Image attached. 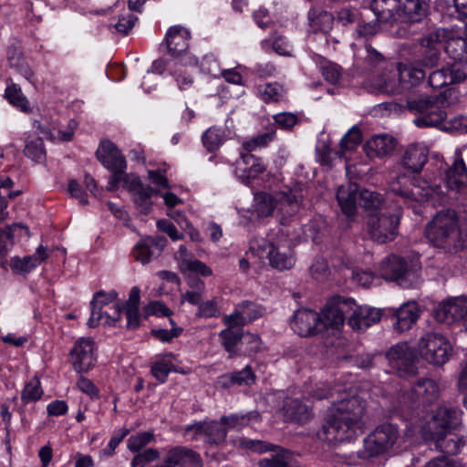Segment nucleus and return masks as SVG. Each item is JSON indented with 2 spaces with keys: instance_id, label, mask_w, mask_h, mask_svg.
<instances>
[{
  "instance_id": "09e8293b",
  "label": "nucleus",
  "mask_w": 467,
  "mask_h": 467,
  "mask_svg": "<svg viewBox=\"0 0 467 467\" xmlns=\"http://www.w3.org/2000/svg\"><path fill=\"white\" fill-rule=\"evenodd\" d=\"M168 357H173V355L171 353L165 355L154 361L150 367L151 375L161 383H164L170 372L175 370V366Z\"/></svg>"
},
{
  "instance_id": "cd10ccee",
  "label": "nucleus",
  "mask_w": 467,
  "mask_h": 467,
  "mask_svg": "<svg viewBox=\"0 0 467 467\" xmlns=\"http://www.w3.org/2000/svg\"><path fill=\"white\" fill-rule=\"evenodd\" d=\"M117 298L118 293L115 290H111L109 293L100 290L95 293L90 302L91 315L88 321V327H98L102 319V309L111 306L110 304L118 303Z\"/></svg>"
},
{
  "instance_id": "3c124183",
  "label": "nucleus",
  "mask_w": 467,
  "mask_h": 467,
  "mask_svg": "<svg viewBox=\"0 0 467 467\" xmlns=\"http://www.w3.org/2000/svg\"><path fill=\"white\" fill-rule=\"evenodd\" d=\"M243 334L242 329L225 328L219 333V338L225 350L232 355L236 346L241 345Z\"/></svg>"
},
{
  "instance_id": "412c9836",
  "label": "nucleus",
  "mask_w": 467,
  "mask_h": 467,
  "mask_svg": "<svg viewBox=\"0 0 467 467\" xmlns=\"http://www.w3.org/2000/svg\"><path fill=\"white\" fill-rule=\"evenodd\" d=\"M187 465L202 467V461L200 455L193 450L176 446L168 450L163 462L154 467H184Z\"/></svg>"
},
{
  "instance_id": "49530a36",
  "label": "nucleus",
  "mask_w": 467,
  "mask_h": 467,
  "mask_svg": "<svg viewBox=\"0 0 467 467\" xmlns=\"http://www.w3.org/2000/svg\"><path fill=\"white\" fill-rule=\"evenodd\" d=\"M206 431L204 441L209 444L220 445L225 441L227 428L222 423L221 419L206 421Z\"/></svg>"
},
{
  "instance_id": "ddd939ff",
  "label": "nucleus",
  "mask_w": 467,
  "mask_h": 467,
  "mask_svg": "<svg viewBox=\"0 0 467 467\" xmlns=\"http://www.w3.org/2000/svg\"><path fill=\"white\" fill-rule=\"evenodd\" d=\"M386 356L400 377H410L418 373L416 352L407 343H399L393 346Z\"/></svg>"
},
{
  "instance_id": "c756f323",
  "label": "nucleus",
  "mask_w": 467,
  "mask_h": 467,
  "mask_svg": "<svg viewBox=\"0 0 467 467\" xmlns=\"http://www.w3.org/2000/svg\"><path fill=\"white\" fill-rule=\"evenodd\" d=\"M445 181L449 189L458 192L466 187L467 169L460 154L455 157L453 163L446 171Z\"/></svg>"
},
{
  "instance_id": "8fccbe9b",
  "label": "nucleus",
  "mask_w": 467,
  "mask_h": 467,
  "mask_svg": "<svg viewBox=\"0 0 467 467\" xmlns=\"http://www.w3.org/2000/svg\"><path fill=\"white\" fill-rule=\"evenodd\" d=\"M261 99L266 102H279L285 97V89L279 83H267L258 87Z\"/></svg>"
},
{
  "instance_id": "bb28decb",
  "label": "nucleus",
  "mask_w": 467,
  "mask_h": 467,
  "mask_svg": "<svg viewBox=\"0 0 467 467\" xmlns=\"http://www.w3.org/2000/svg\"><path fill=\"white\" fill-rule=\"evenodd\" d=\"M190 32L182 26H171L166 34V45L173 57L184 55L189 47Z\"/></svg>"
},
{
  "instance_id": "c9c22d12",
  "label": "nucleus",
  "mask_w": 467,
  "mask_h": 467,
  "mask_svg": "<svg viewBox=\"0 0 467 467\" xmlns=\"http://www.w3.org/2000/svg\"><path fill=\"white\" fill-rule=\"evenodd\" d=\"M6 58L10 67L14 68L18 74L26 80L32 81L33 71L23 57L21 47L17 44H12L7 47Z\"/></svg>"
},
{
  "instance_id": "37998d69",
  "label": "nucleus",
  "mask_w": 467,
  "mask_h": 467,
  "mask_svg": "<svg viewBox=\"0 0 467 467\" xmlns=\"http://www.w3.org/2000/svg\"><path fill=\"white\" fill-rule=\"evenodd\" d=\"M260 415L257 411H250L244 414H231L229 416H222L221 421L229 430L240 431L244 427L249 425L251 421L259 420Z\"/></svg>"
},
{
  "instance_id": "13d9d810",
  "label": "nucleus",
  "mask_w": 467,
  "mask_h": 467,
  "mask_svg": "<svg viewBox=\"0 0 467 467\" xmlns=\"http://www.w3.org/2000/svg\"><path fill=\"white\" fill-rule=\"evenodd\" d=\"M429 84L433 88H441L444 86L452 84L451 76L449 73L448 67H441L430 73Z\"/></svg>"
},
{
  "instance_id": "393cba45",
  "label": "nucleus",
  "mask_w": 467,
  "mask_h": 467,
  "mask_svg": "<svg viewBox=\"0 0 467 467\" xmlns=\"http://www.w3.org/2000/svg\"><path fill=\"white\" fill-rule=\"evenodd\" d=\"M352 314L349 316L348 324L354 330H363L379 322L381 313L379 310L368 306H352Z\"/></svg>"
},
{
  "instance_id": "6e6d98bb",
  "label": "nucleus",
  "mask_w": 467,
  "mask_h": 467,
  "mask_svg": "<svg viewBox=\"0 0 467 467\" xmlns=\"http://www.w3.org/2000/svg\"><path fill=\"white\" fill-rule=\"evenodd\" d=\"M362 136L358 128L350 129L347 134L340 140V157H343L346 151L354 150L358 144L361 143Z\"/></svg>"
},
{
  "instance_id": "f03ea898",
  "label": "nucleus",
  "mask_w": 467,
  "mask_h": 467,
  "mask_svg": "<svg viewBox=\"0 0 467 467\" xmlns=\"http://www.w3.org/2000/svg\"><path fill=\"white\" fill-rule=\"evenodd\" d=\"M254 211L259 217H268L275 209L281 224H286L300 211L304 200L300 188H287L275 195L261 192L255 195Z\"/></svg>"
},
{
  "instance_id": "39448f33",
  "label": "nucleus",
  "mask_w": 467,
  "mask_h": 467,
  "mask_svg": "<svg viewBox=\"0 0 467 467\" xmlns=\"http://www.w3.org/2000/svg\"><path fill=\"white\" fill-rule=\"evenodd\" d=\"M367 57L365 63L367 69L371 72L369 88L372 92L395 93L398 89L397 69L389 64L385 57L370 45H367Z\"/></svg>"
},
{
  "instance_id": "864d4df0",
  "label": "nucleus",
  "mask_w": 467,
  "mask_h": 467,
  "mask_svg": "<svg viewBox=\"0 0 467 467\" xmlns=\"http://www.w3.org/2000/svg\"><path fill=\"white\" fill-rule=\"evenodd\" d=\"M247 324L261 317L265 314V308L252 301L244 300L237 305Z\"/></svg>"
},
{
  "instance_id": "f704fd0d",
  "label": "nucleus",
  "mask_w": 467,
  "mask_h": 467,
  "mask_svg": "<svg viewBox=\"0 0 467 467\" xmlns=\"http://www.w3.org/2000/svg\"><path fill=\"white\" fill-rule=\"evenodd\" d=\"M283 411L286 421L303 424L312 418L311 409L297 399L285 400Z\"/></svg>"
},
{
  "instance_id": "79ce46f5",
  "label": "nucleus",
  "mask_w": 467,
  "mask_h": 467,
  "mask_svg": "<svg viewBox=\"0 0 467 467\" xmlns=\"http://www.w3.org/2000/svg\"><path fill=\"white\" fill-rule=\"evenodd\" d=\"M443 48L453 60L467 58V40L460 36H451L447 31Z\"/></svg>"
},
{
  "instance_id": "7c9ffc66",
  "label": "nucleus",
  "mask_w": 467,
  "mask_h": 467,
  "mask_svg": "<svg viewBox=\"0 0 467 467\" xmlns=\"http://www.w3.org/2000/svg\"><path fill=\"white\" fill-rule=\"evenodd\" d=\"M358 186L356 183L341 185L337 192V200L343 212L348 216L354 215L357 211L358 200Z\"/></svg>"
},
{
  "instance_id": "aec40b11",
  "label": "nucleus",
  "mask_w": 467,
  "mask_h": 467,
  "mask_svg": "<svg viewBox=\"0 0 467 467\" xmlns=\"http://www.w3.org/2000/svg\"><path fill=\"white\" fill-rule=\"evenodd\" d=\"M265 171V165L263 160L249 152H241L240 158L235 161L234 172L246 184L252 179L257 178Z\"/></svg>"
},
{
  "instance_id": "a19ab883",
  "label": "nucleus",
  "mask_w": 467,
  "mask_h": 467,
  "mask_svg": "<svg viewBox=\"0 0 467 467\" xmlns=\"http://www.w3.org/2000/svg\"><path fill=\"white\" fill-rule=\"evenodd\" d=\"M430 440L434 441L436 448L448 455H456L465 444L463 438L451 435L450 432L441 435V437L437 435V437L430 438Z\"/></svg>"
},
{
  "instance_id": "4d7b16f0",
  "label": "nucleus",
  "mask_w": 467,
  "mask_h": 467,
  "mask_svg": "<svg viewBox=\"0 0 467 467\" xmlns=\"http://www.w3.org/2000/svg\"><path fill=\"white\" fill-rule=\"evenodd\" d=\"M43 394L40 381L37 378H33L24 388L22 391V400L24 402H32L38 400Z\"/></svg>"
},
{
  "instance_id": "7ed1b4c3",
  "label": "nucleus",
  "mask_w": 467,
  "mask_h": 467,
  "mask_svg": "<svg viewBox=\"0 0 467 467\" xmlns=\"http://www.w3.org/2000/svg\"><path fill=\"white\" fill-rule=\"evenodd\" d=\"M428 239L445 253L454 254L464 246L457 214L453 210L439 212L426 226Z\"/></svg>"
},
{
  "instance_id": "a211bd4d",
  "label": "nucleus",
  "mask_w": 467,
  "mask_h": 467,
  "mask_svg": "<svg viewBox=\"0 0 467 467\" xmlns=\"http://www.w3.org/2000/svg\"><path fill=\"white\" fill-rule=\"evenodd\" d=\"M291 327L300 337H311L325 330V324L316 311L301 308L295 312Z\"/></svg>"
},
{
  "instance_id": "423d86ee",
  "label": "nucleus",
  "mask_w": 467,
  "mask_h": 467,
  "mask_svg": "<svg viewBox=\"0 0 467 467\" xmlns=\"http://www.w3.org/2000/svg\"><path fill=\"white\" fill-rule=\"evenodd\" d=\"M445 98L441 95L426 96L408 101V108L417 115L413 123L419 128L435 127L441 129L447 112Z\"/></svg>"
},
{
  "instance_id": "c03bdc74",
  "label": "nucleus",
  "mask_w": 467,
  "mask_h": 467,
  "mask_svg": "<svg viewBox=\"0 0 467 467\" xmlns=\"http://www.w3.org/2000/svg\"><path fill=\"white\" fill-rule=\"evenodd\" d=\"M18 230H24L26 234L29 236L28 227L22 223H13L5 229H0V257H5L11 249L14 244L15 233Z\"/></svg>"
},
{
  "instance_id": "2eb2a0df",
  "label": "nucleus",
  "mask_w": 467,
  "mask_h": 467,
  "mask_svg": "<svg viewBox=\"0 0 467 467\" xmlns=\"http://www.w3.org/2000/svg\"><path fill=\"white\" fill-rule=\"evenodd\" d=\"M242 447L258 452L275 451V454L259 461L260 467H291L292 453L284 448L276 447L257 440L240 439Z\"/></svg>"
},
{
  "instance_id": "c85d7f7f",
  "label": "nucleus",
  "mask_w": 467,
  "mask_h": 467,
  "mask_svg": "<svg viewBox=\"0 0 467 467\" xmlns=\"http://www.w3.org/2000/svg\"><path fill=\"white\" fill-rule=\"evenodd\" d=\"M370 7L379 23H393L400 17V0H372Z\"/></svg>"
},
{
  "instance_id": "4be33fe9",
  "label": "nucleus",
  "mask_w": 467,
  "mask_h": 467,
  "mask_svg": "<svg viewBox=\"0 0 467 467\" xmlns=\"http://www.w3.org/2000/svg\"><path fill=\"white\" fill-rule=\"evenodd\" d=\"M420 315V309L415 301L402 304L393 313V329L400 334L408 331L417 322Z\"/></svg>"
},
{
  "instance_id": "a878e982",
  "label": "nucleus",
  "mask_w": 467,
  "mask_h": 467,
  "mask_svg": "<svg viewBox=\"0 0 467 467\" xmlns=\"http://www.w3.org/2000/svg\"><path fill=\"white\" fill-rule=\"evenodd\" d=\"M263 251H266L269 264L272 267L278 270L291 269L295 265V257L290 249H285L273 243L265 244L259 247Z\"/></svg>"
},
{
  "instance_id": "774afa93",
  "label": "nucleus",
  "mask_w": 467,
  "mask_h": 467,
  "mask_svg": "<svg viewBox=\"0 0 467 467\" xmlns=\"http://www.w3.org/2000/svg\"><path fill=\"white\" fill-rule=\"evenodd\" d=\"M308 18L313 26L327 25L328 26L332 21V15L325 10L312 7L308 11Z\"/></svg>"
},
{
  "instance_id": "b1692460",
  "label": "nucleus",
  "mask_w": 467,
  "mask_h": 467,
  "mask_svg": "<svg viewBox=\"0 0 467 467\" xmlns=\"http://www.w3.org/2000/svg\"><path fill=\"white\" fill-rule=\"evenodd\" d=\"M429 158V149L420 143L409 145L401 158L403 168L411 172H420Z\"/></svg>"
},
{
  "instance_id": "de8ad7c7",
  "label": "nucleus",
  "mask_w": 467,
  "mask_h": 467,
  "mask_svg": "<svg viewBox=\"0 0 467 467\" xmlns=\"http://www.w3.org/2000/svg\"><path fill=\"white\" fill-rule=\"evenodd\" d=\"M225 139L226 134L224 130L217 127H211L203 133L202 141L208 151L213 152L223 145Z\"/></svg>"
},
{
  "instance_id": "bf43d9fd",
  "label": "nucleus",
  "mask_w": 467,
  "mask_h": 467,
  "mask_svg": "<svg viewBox=\"0 0 467 467\" xmlns=\"http://www.w3.org/2000/svg\"><path fill=\"white\" fill-rule=\"evenodd\" d=\"M262 341L258 335L249 332L244 333L241 341V348L245 355H253L261 349Z\"/></svg>"
},
{
  "instance_id": "e2e57ef3",
  "label": "nucleus",
  "mask_w": 467,
  "mask_h": 467,
  "mask_svg": "<svg viewBox=\"0 0 467 467\" xmlns=\"http://www.w3.org/2000/svg\"><path fill=\"white\" fill-rule=\"evenodd\" d=\"M448 69L452 78V84L463 81L467 78V58L454 60Z\"/></svg>"
},
{
  "instance_id": "5701e85b",
  "label": "nucleus",
  "mask_w": 467,
  "mask_h": 467,
  "mask_svg": "<svg viewBox=\"0 0 467 467\" xmlns=\"http://www.w3.org/2000/svg\"><path fill=\"white\" fill-rule=\"evenodd\" d=\"M167 240L163 236H147L134 247L133 256L143 265L150 261L154 255H159L165 247Z\"/></svg>"
},
{
  "instance_id": "5fc2aeb1",
  "label": "nucleus",
  "mask_w": 467,
  "mask_h": 467,
  "mask_svg": "<svg viewBox=\"0 0 467 467\" xmlns=\"http://www.w3.org/2000/svg\"><path fill=\"white\" fill-rule=\"evenodd\" d=\"M155 440L152 431H143L130 436L127 440V447L132 452H139L146 445Z\"/></svg>"
},
{
  "instance_id": "4c0bfd02",
  "label": "nucleus",
  "mask_w": 467,
  "mask_h": 467,
  "mask_svg": "<svg viewBox=\"0 0 467 467\" xmlns=\"http://www.w3.org/2000/svg\"><path fill=\"white\" fill-rule=\"evenodd\" d=\"M407 271V261L400 256L390 255L381 265V275L385 279L400 280L406 275Z\"/></svg>"
},
{
  "instance_id": "0eeeda50",
  "label": "nucleus",
  "mask_w": 467,
  "mask_h": 467,
  "mask_svg": "<svg viewBox=\"0 0 467 467\" xmlns=\"http://www.w3.org/2000/svg\"><path fill=\"white\" fill-rule=\"evenodd\" d=\"M96 155L101 164L112 171L108 183V190H116L118 185L123 181V176L127 174L125 172L127 163L124 156L110 140L101 141Z\"/></svg>"
},
{
  "instance_id": "69168bd1",
  "label": "nucleus",
  "mask_w": 467,
  "mask_h": 467,
  "mask_svg": "<svg viewBox=\"0 0 467 467\" xmlns=\"http://www.w3.org/2000/svg\"><path fill=\"white\" fill-rule=\"evenodd\" d=\"M223 323L226 326V328L231 329H242L241 327L247 325L238 306H235L232 314L223 317Z\"/></svg>"
},
{
  "instance_id": "a18cd8bd",
  "label": "nucleus",
  "mask_w": 467,
  "mask_h": 467,
  "mask_svg": "<svg viewBox=\"0 0 467 467\" xmlns=\"http://www.w3.org/2000/svg\"><path fill=\"white\" fill-rule=\"evenodd\" d=\"M24 154L36 162H43L47 154L43 139L38 136H29L26 141Z\"/></svg>"
},
{
  "instance_id": "20e7f679",
  "label": "nucleus",
  "mask_w": 467,
  "mask_h": 467,
  "mask_svg": "<svg viewBox=\"0 0 467 467\" xmlns=\"http://www.w3.org/2000/svg\"><path fill=\"white\" fill-rule=\"evenodd\" d=\"M389 188L393 193L403 198L407 203H420L431 200L441 202L445 196L441 185L421 178L411 180L405 174H400L393 179L389 182Z\"/></svg>"
},
{
  "instance_id": "58836bf2",
  "label": "nucleus",
  "mask_w": 467,
  "mask_h": 467,
  "mask_svg": "<svg viewBox=\"0 0 467 467\" xmlns=\"http://www.w3.org/2000/svg\"><path fill=\"white\" fill-rule=\"evenodd\" d=\"M358 203L369 215H375L374 213L385 207L386 202L382 194L363 189L358 192Z\"/></svg>"
},
{
  "instance_id": "e433bc0d",
  "label": "nucleus",
  "mask_w": 467,
  "mask_h": 467,
  "mask_svg": "<svg viewBox=\"0 0 467 467\" xmlns=\"http://www.w3.org/2000/svg\"><path fill=\"white\" fill-rule=\"evenodd\" d=\"M428 5L423 0H405L400 5V17L404 22L417 23L427 15Z\"/></svg>"
},
{
  "instance_id": "9b49d317",
  "label": "nucleus",
  "mask_w": 467,
  "mask_h": 467,
  "mask_svg": "<svg viewBox=\"0 0 467 467\" xmlns=\"http://www.w3.org/2000/svg\"><path fill=\"white\" fill-rule=\"evenodd\" d=\"M461 423V412L450 406H440L427 421L425 434L428 438L441 437L457 428Z\"/></svg>"
},
{
  "instance_id": "f8f14e48",
  "label": "nucleus",
  "mask_w": 467,
  "mask_h": 467,
  "mask_svg": "<svg viewBox=\"0 0 467 467\" xmlns=\"http://www.w3.org/2000/svg\"><path fill=\"white\" fill-rule=\"evenodd\" d=\"M440 396L439 386L433 379H420L409 391L402 395L400 402L404 406L415 408L436 401Z\"/></svg>"
},
{
  "instance_id": "4468645a",
  "label": "nucleus",
  "mask_w": 467,
  "mask_h": 467,
  "mask_svg": "<svg viewBox=\"0 0 467 467\" xmlns=\"http://www.w3.org/2000/svg\"><path fill=\"white\" fill-rule=\"evenodd\" d=\"M123 187L130 192L131 200L140 213L149 214L152 209V196L159 193L149 185H144L140 179L133 174L123 176Z\"/></svg>"
},
{
  "instance_id": "680f3d73",
  "label": "nucleus",
  "mask_w": 467,
  "mask_h": 467,
  "mask_svg": "<svg viewBox=\"0 0 467 467\" xmlns=\"http://www.w3.org/2000/svg\"><path fill=\"white\" fill-rule=\"evenodd\" d=\"M196 316L203 318L217 317L220 316L217 298L202 302L198 307Z\"/></svg>"
},
{
  "instance_id": "ea45409f",
  "label": "nucleus",
  "mask_w": 467,
  "mask_h": 467,
  "mask_svg": "<svg viewBox=\"0 0 467 467\" xmlns=\"http://www.w3.org/2000/svg\"><path fill=\"white\" fill-rule=\"evenodd\" d=\"M5 98L14 107L20 111L29 114L32 112L30 102L24 95L21 87L16 83L8 85L5 90Z\"/></svg>"
},
{
  "instance_id": "0e129e2a",
  "label": "nucleus",
  "mask_w": 467,
  "mask_h": 467,
  "mask_svg": "<svg viewBox=\"0 0 467 467\" xmlns=\"http://www.w3.org/2000/svg\"><path fill=\"white\" fill-rule=\"evenodd\" d=\"M160 457L157 449L150 448L143 452L137 453L131 460V467H144L147 463L153 462Z\"/></svg>"
},
{
  "instance_id": "f3484780",
  "label": "nucleus",
  "mask_w": 467,
  "mask_h": 467,
  "mask_svg": "<svg viewBox=\"0 0 467 467\" xmlns=\"http://www.w3.org/2000/svg\"><path fill=\"white\" fill-rule=\"evenodd\" d=\"M355 306L352 298H344L341 296L332 297L322 310L321 319L325 324V329L327 327L339 328L344 324L345 316Z\"/></svg>"
},
{
  "instance_id": "052dcab7",
  "label": "nucleus",
  "mask_w": 467,
  "mask_h": 467,
  "mask_svg": "<svg viewBox=\"0 0 467 467\" xmlns=\"http://www.w3.org/2000/svg\"><path fill=\"white\" fill-rule=\"evenodd\" d=\"M274 139V134L270 132H265L260 135H257L254 138H252L249 140H246L243 143V149L251 153L257 148L265 147L270 141Z\"/></svg>"
},
{
  "instance_id": "603ef678",
  "label": "nucleus",
  "mask_w": 467,
  "mask_h": 467,
  "mask_svg": "<svg viewBox=\"0 0 467 467\" xmlns=\"http://www.w3.org/2000/svg\"><path fill=\"white\" fill-rule=\"evenodd\" d=\"M446 38L447 31L443 28L429 32L420 39L421 49H441Z\"/></svg>"
},
{
  "instance_id": "f257e3e1",
  "label": "nucleus",
  "mask_w": 467,
  "mask_h": 467,
  "mask_svg": "<svg viewBox=\"0 0 467 467\" xmlns=\"http://www.w3.org/2000/svg\"><path fill=\"white\" fill-rule=\"evenodd\" d=\"M365 413L366 401L358 396L333 402L317 432V438L330 444L353 439L365 427Z\"/></svg>"
},
{
  "instance_id": "338daca9",
  "label": "nucleus",
  "mask_w": 467,
  "mask_h": 467,
  "mask_svg": "<svg viewBox=\"0 0 467 467\" xmlns=\"http://www.w3.org/2000/svg\"><path fill=\"white\" fill-rule=\"evenodd\" d=\"M321 72L327 81L337 84L341 78L342 68L332 62H326L321 66Z\"/></svg>"
},
{
  "instance_id": "72a5a7b5",
  "label": "nucleus",
  "mask_w": 467,
  "mask_h": 467,
  "mask_svg": "<svg viewBox=\"0 0 467 467\" xmlns=\"http://www.w3.org/2000/svg\"><path fill=\"white\" fill-rule=\"evenodd\" d=\"M396 140L389 135H377L367 141L365 150L369 158L385 157L393 152Z\"/></svg>"
},
{
  "instance_id": "2f4dec72",
  "label": "nucleus",
  "mask_w": 467,
  "mask_h": 467,
  "mask_svg": "<svg viewBox=\"0 0 467 467\" xmlns=\"http://www.w3.org/2000/svg\"><path fill=\"white\" fill-rule=\"evenodd\" d=\"M255 374L251 366H246L242 370L229 372L220 376L217 385L222 389H229L234 385L251 386L255 382Z\"/></svg>"
},
{
  "instance_id": "6e6552de",
  "label": "nucleus",
  "mask_w": 467,
  "mask_h": 467,
  "mask_svg": "<svg viewBox=\"0 0 467 467\" xmlns=\"http://www.w3.org/2000/svg\"><path fill=\"white\" fill-rule=\"evenodd\" d=\"M400 212L399 208L369 215L367 220V232L372 240L385 244L393 241L398 235Z\"/></svg>"
},
{
  "instance_id": "9d476101",
  "label": "nucleus",
  "mask_w": 467,
  "mask_h": 467,
  "mask_svg": "<svg viewBox=\"0 0 467 467\" xmlns=\"http://www.w3.org/2000/svg\"><path fill=\"white\" fill-rule=\"evenodd\" d=\"M418 348L422 358L434 366L445 364L451 352L450 342L438 333L425 334L420 338Z\"/></svg>"
},
{
  "instance_id": "6ab92c4d",
  "label": "nucleus",
  "mask_w": 467,
  "mask_h": 467,
  "mask_svg": "<svg viewBox=\"0 0 467 467\" xmlns=\"http://www.w3.org/2000/svg\"><path fill=\"white\" fill-rule=\"evenodd\" d=\"M467 317V297H455L439 305L434 317L440 323L451 324Z\"/></svg>"
},
{
  "instance_id": "1a4fd4ad",
  "label": "nucleus",
  "mask_w": 467,
  "mask_h": 467,
  "mask_svg": "<svg viewBox=\"0 0 467 467\" xmlns=\"http://www.w3.org/2000/svg\"><path fill=\"white\" fill-rule=\"evenodd\" d=\"M400 437L397 427L390 423L378 426L364 439L363 458L379 456L387 452L397 442Z\"/></svg>"
},
{
  "instance_id": "dca6fc26",
  "label": "nucleus",
  "mask_w": 467,
  "mask_h": 467,
  "mask_svg": "<svg viewBox=\"0 0 467 467\" xmlns=\"http://www.w3.org/2000/svg\"><path fill=\"white\" fill-rule=\"evenodd\" d=\"M74 369L78 373L88 372L97 361L95 343L90 337H81L70 351Z\"/></svg>"
},
{
  "instance_id": "473e14b6",
  "label": "nucleus",
  "mask_w": 467,
  "mask_h": 467,
  "mask_svg": "<svg viewBox=\"0 0 467 467\" xmlns=\"http://www.w3.org/2000/svg\"><path fill=\"white\" fill-rule=\"evenodd\" d=\"M47 258V249L40 245L35 254L27 255L23 258L15 256L11 258L10 267L16 274H27L39 265Z\"/></svg>"
}]
</instances>
